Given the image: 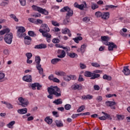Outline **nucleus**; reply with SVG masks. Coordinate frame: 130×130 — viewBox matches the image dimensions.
<instances>
[{
  "label": "nucleus",
  "instance_id": "nucleus-1",
  "mask_svg": "<svg viewBox=\"0 0 130 130\" xmlns=\"http://www.w3.org/2000/svg\"><path fill=\"white\" fill-rule=\"evenodd\" d=\"M47 91L49 94V95H47V98L49 99H52L53 98V95L55 97H60L61 96V91H60V89L57 86H51L50 87H48Z\"/></svg>",
  "mask_w": 130,
  "mask_h": 130
},
{
  "label": "nucleus",
  "instance_id": "nucleus-2",
  "mask_svg": "<svg viewBox=\"0 0 130 130\" xmlns=\"http://www.w3.org/2000/svg\"><path fill=\"white\" fill-rule=\"evenodd\" d=\"M41 28L39 29V32L42 33L43 37H46V38H51V35L48 34V32L50 31L48 25L46 24H42Z\"/></svg>",
  "mask_w": 130,
  "mask_h": 130
},
{
  "label": "nucleus",
  "instance_id": "nucleus-3",
  "mask_svg": "<svg viewBox=\"0 0 130 130\" xmlns=\"http://www.w3.org/2000/svg\"><path fill=\"white\" fill-rule=\"evenodd\" d=\"M60 12H67V13L66 14V18H68V17H72V16L74 15V12H73V10L68 6L64 7V8L61 9L60 10Z\"/></svg>",
  "mask_w": 130,
  "mask_h": 130
},
{
  "label": "nucleus",
  "instance_id": "nucleus-4",
  "mask_svg": "<svg viewBox=\"0 0 130 130\" xmlns=\"http://www.w3.org/2000/svg\"><path fill=\"white\" fill-rule=\"evenodd\" d=\"M32 8L43 15H45V16H47V15H48V11H47L45 9H43L35 5H33Z\"/></svg>",
  "mask_w": 130,
  "mask_h": 130
},
{
  "label": "nucleus",
  "instance_id": "nucleus-5",
  "mask_svg": "<svg viewBox=\"0 0 130 130\" xmlns=\"http://www.w3.org/2000/svg\"><path fill=\"white\" fill-rule=\"evenodd\" d=\"M4 40L7 44H12L13 42V34H7L5 36Z\"/></svg>",
  "mask_w": 130,
  "mask_h": 130
},
{
  "label": "nucleus",
  "instance_id": "nucleus-6",
  "mask_svg": "<svg viewBox=\"0 0 130 130\" xmlns=\"http://www.w3.org/2000/svg\"><path fill=\"white\" fill-rule=\"evenodd\" d=\"M25 31H26V29H25V27H23V26H20L19 27V29H18V31H17V35L18 36V37L21 38V37H23V36H24V32H25Z\"/></svg>",
  "mask_w": 130,
  "mask_h": 130
},
{
  "label": "nucleus",
  "instance_id": "nucleus-7",
  "mask_svg": "<svg viewBox=\"0 0 130 130\" xmlns=\"http://www.w3.org/2000/svg\"><path fill=\"white\" fill-rule=\"evenodd\" d=\"M30 86L31 87L32 90H36V87L37 88V90H40L41 88H42V85H40L39 83H32Z\"/></svg>",
  "mask_w": 130,
  "mask_h": 130
},
{
  "label": "nucleus",
  "instance_id": "nucleus-8",
  "mask_svg": "<svg viewBox=\"0 0 130 130\" xmlns=\"http://www.w3.org/2000/svg\"><path fill=\"white\" fill-rule=\"evenodd\" d=\"M57 54V57L59 58H63V57H66V52H64V50H58Z\"/></svg>",
  "mask_w": 130,
  "mask_h": 130
},
{
  "label": "nucleus",
  "instance_id": "nucleus-9",
  "mask_svg": "<svg viewBox=\"0 0 130 130\" xmlns=\"http://www.w3.org/2000/svg\"><path fill=\"white\" fill-rule=\"evenodd\" d=\"M22 80L27 83H30L32 81V76L31 75H25L23 77Z\"/></svg>",
  "mask_w": 130,
  "mask_h": 130
},
{
  "label": "nucleus",
  "instance_id": "nucleus-10",
  "mask_svg": "<svg viewBox=\"0 0 130 130\" xmlns=\"http://www.w3.org/2000/svg\"><path fill=\"white\" fill-rule=\"evenodd\" d=\"M114 49H117V46L114 43H110L108 46V50L109 51H112Z\"/></svg>",
  "mask_w": 130,
  "mask_h": 130
},
{
  "label": "nucleus",
  "instance_id": "nucleus-11",
  "mask_svg": "<svg viewBox=\"0 0 130 130\" xmlns=\"http://www.w3.org/2000/svg\"><path fill=\"white\" fill-rule=\"evenodd\" d=\"M47 46L45 44H40L35 46V49H43L46 48Z\"/></svg>",
  "mask_w": 130,
  "mask_h": 130
},
{
  "label": "nucleus",
  "instance_id": "nucleus-12",
  "mask_svg": "<svg viewBox=\"0 0 130 130\" xmlns=\"http://www.w3.org/2000/svg\"><path fill=\"white\" fill-rule=\"evenodd\" d=\"M125 76H128L130 75V70L128 69V66H125L123 67V70L122 71Z\"/></svg>",
  "mask_w": 130,
  "mask_h": 130
},
{
  "label": "nucleus",
  "instance_id": "nucleus-13",
  "mask_svg": "<svg viewBox=\"0 0 130 130\" xmlns=\"http://www.w3.org/2000/svg\"><path fill=\"white\" fill-rule=\"evenodd\" d=\"M110 14H109V12H104L102 13V19H103L104 20H107L108 19H109V16Z\"/></svg>",
  "mask_w": 130,
  "mask_h": 130
},
{
  "label": "nucleus",
  "instance_id": "nucleus-14",
  "mask_svg": "<svg viewBox=\"0 0 130 130\" xmlns=\"http://www.w3.org/2000/svg\"><path fill=\"white\" fill-rule=\"evenodd\" d=\"M61 33H62V34H68V36H69V37H71L72 36V34L71 33V30H70V29H69V28H66L64 29H62Z\"/></svg>",
  "mask_w": 130,
  "mask_h": 130
},
{
  "label": "nucleus",
  "instance_id": "nucleus-15",
  "mask_svg": "<svg viewBox=\"0 0 130 130\" xmlns=\"http://www.w3.org/2000/svg\"><path fill=\"white\" fill-rule=\"evenodd\" d=\"M2 103H3V104H5V105H6V107H7V108H8V109H13V108L12 105L9 102L2 101Z\"/></svg>",
  "mask_w": 130,
  "mask_h": 130
},
{
  "label": "nucleus",
  "instance_id": "nucleus-16",
  "mask_svg": "<svg viewBox=\"0 0 130 130\" xmlns=\"http://www.w3.org/2000/svg\"><path fill=\"white\" fill-rule=\"evenodd\" d=\"M27 111L28 109L27 108H23L18 110L17 112L19 114H25V113H27Z\"/></svg>",
  "mask_w": 130,
  "mask_h": 130
},
{
  "label": "nucleus",
  "instance_id": "nucleus-17",
  "mask_svg": "<svg viewBox=\"0 0 130 130\" xmlns=\"http://www.w3.org/2000/svg\"><path fill=\"white\" fill-rule=\"evenodd\" d=\"M116 104V103L115 102H113V101H108L107 102H106V105H107V106H113V105H115Z\"/></svg>",
  "mask_w": 130,
  "mask_h": 130
},
{
  "label": "nucleus",
  "instance_id": "nucleus-18",
  "mask_svg": "<svg viewBox=\"0 0 130 130\" xmlns=\"http://www.w3.org/2000/svg\"><path fill=\"white\" fill-rule=\"evenodd\" d=\"M5 77H6V74L3 72L0 73V83H3L5 82Z\"/></svg>",
  "mask_w": 130,
  "mask_h": 130
},
{
  "label": "nucleus",
  "instance_id": "nucleus-19",
  "mask_svg": "<svg viewBox=\"0 0 130 130\" xmlns=\"http://www.w3.org/2000/svg\"><path fill=\"white\" fill-rule=\"evenodd\" d=\"M28 104L29 102L28 101V100H26L25 101H24L23 102L21 103V104H19V105H21L22 107H27Z\"/></svg>",
  "mask_w": 130,
  "mask_h": 130
},
{
  "label": "nucleus",
  "instance_id": "nucleus-20",
  "mask_svg": "<svg viewBox=\"0 0 130 130\" xmlns=\"http://www.w3.org/2000/svg\"><path fill=\"white\" fill-rule=\"evenodd\" d=\"M84 8H87V3H86V2H84L83 4L79 5L78 9H79V10H83Z\"/></svg>",
  "mask_w": 130,
  "mask_h": 130
},
{
  "label": "nucleus",
  "instance_id": "nucleus-21",
  "mask_svg": "<svg viewBox=\"0 0 130 130\" xmlns=\"http://www.w3.org/2000/svg\"><path fill=\"white\" fill-rule=\"evenodd\" d=\"M37 70L39 71V73L40 75L43 74V68H41V65L36 66Z\"/></svg>",
  "mask_w": 130,
  "mask_h": 130
},
{
  "label": "nucleus",
  "instance_id": "nucleus-22",
  "mask_svg": "<svg viewBox=\"0 0 130 130\" xmlns=\"http://www.w3.org/2000/svg\"><path fill=\"white\" fill-rule=\"evenodd\" d=\"M55 123L57 127H61V126H63V124L62 123V121L60 120H56Z\"/></svg>",
  "mask_w": 130,
  "mask_h": 130
},
{
  "label": "nucleus",
  "instance_id": "nucleus-23",
  "mask_svg": "<svg viewBox=\"0 0 130 130\" xmlns=\"http://www.w3.org/2000/svg\"><path fill=\"white\" fill-rule=\"evenodd\" d=\"M60 60H61L59 58H54L51 60V62L52 64H56V63L60 61Z\"/></svg>",
  "mask_w": 130,
  "mask_h": 130
},
{
  "label": "nucleus",
  "instance_id": "nucleus-24",
  "mask_svg": "<svg viewBox=\"0 0 130 130\" xmlns=\"http://www.w3.org/2000/svg\"><path fill=\"white\" fill-rule=\"evenodd\" d=\"M35 61L37 63V66H39L40 64V61H41V59L40 58V56H38L35 57Z\"/></svg>",
  "mask_w": 130,
  "mask_h": 130
},
{
  "label": "nucleus",
  "instance_id": "nucleus-25",
  "mask_svg": "<svg viewBox=\"0 0 130 130\" xmlns=\"http://www.w3.org/2000/svg\"><path fill=\"white\" fill-rule=\"evenodd\" d=\"M9 32H10V29L9 28L2 30L0 31V36H3V35H5V33H9Z\"/></svg>",
  "mask_w": 130,
  "mask_h": 130
},
{
  "label": "nucleus",
  "instance_id": "nucleus-26",
  "mask_svg": "<svg viewBox=\"0 0 130 130\" xmlns=\"http://www.w3.org/2000/svg\"><path fill=\"white\" fill-rule=\"evenodd\" d=\"M68 55L71 57V58H77V57H78V54L74 52L70 53Z\"/></svg>",
  "mask_w": 130,
  "mask_h": 130
},
{
  "label": "nucleus",
  "instance_id": "nucleus-27",
  "mask_svg": "<svg viewBox=\"0 0 130 130\" xmlns=\"http://www.w3.org/2000/svg\"><path fill=\"white\" fill-rule=\"evenodd\" d=\"M100 77V75L99 74H97L93 72L92 76L90 78V80H95V79H97V78H99Z\"/></svg>",
  "mask_w": 130,
  "mask_h": 130
},
{
  "label": "nucleus",
  "instance_id": "nucleus-28",
  "mask_svg": "<svg viewBox=\"0 0 130 130\" xmlns=\"http://www.w3.org/2000/svg\"><path fill=\"white\" fill-rule=\"evenodd\" d=\"M53 103H54L56 104V105H59V104H62V101L61 100V99H58L53 102Z\"/></svg>",
  "mask_w": 130,
  "mask_h": 130
},
{
  "label": "nucleus",
  "instance_id": "nucleus-29",
  "mask_svg": "<svg viewBox=\"0 0 130 130\" xmlns=\"http://www.w3.org/2000/svg\"><path fill=\"white\" fill-rule=\"evenodd\" d=\"M102 113L103 114H104V115H105L106 119H108L109 120H112V117H111V116H110V115H109L104 112H102Z\"/></svg>",
  "mask_w": 130,
  "mask_h": 130
},
{
  "label": "nucleus",
  "instance_id": "nucleus-30",
  "mask_svg": "<svg viewBox=\"0 0 130 130\" xmlns=\"http://www.w3.org/2000/svg\"><path fill=\"white\" fill-rule=\"evenodd\" d=\"M73 40H74L76 43H79V41L83 40V38L82 37H77L75 38H73Z\"/></svg>",
  "mask_w": 130,
  "mask_h": 130
},
{
  "label": "nucleus",
  "instance_id": "nucleus-31",
  "mask_svg": "<svg viewBox=\"0 0 130 130\" xmlns=\"http://www.w3.org/2000/svg\"><path fill=\"white\" fill-rule=\"evenodd\" d=\"M45 121H46L48 124H51V123H52V119H50L49 117H47L45 118Z\"/></svg>",
  "mask_w": 130,
  "mask_h": 130
},
{
  "label": "nucleus",
  "instance_id": "nucleus-32",
  "mask_svg": "<svg viewBox=\"0 0 130 130\" xmlns=\"http://www.w3.org/2000/svg\"><path fill=\"white\" fill-rule=\"evenodd\" d=\"M85 77H92V75H93V73L90 72V71H86L84 74Z\"/></svg>",
  "mask_w": 130,
  "mask_h": 130
},
{
  "label": "nucleus",
  "instance_id": "nucleus-33",
  "mask_svg": "<svg viewBox=\"0 0 130 130\" xmlns=\"http://www.w3.org/2000/svg\"><path fill=\"white\" fill-rule=\"evenodd\" d=\"M10 18H11V19H13V20H14L15 22H19V19L17 18V16H16L15 14H11L10 15Z\"/></svg>",
  "mask_w": 130,
  "mask_h": 130
},
{
  "label": "nucleus",
  "instance_id": "nucleus-34",
  "mask_svg": "<svg viewBox=\"0 0 130 130\" xmlns=\"http://www.w3.org/2000/svg\"><path fill=\"white\" fill-rule=\"evenodd\" d=\"M103 79H104V80H107V81H111L112 78L111 76L105 74L103 77Z\"/></svg>",
  "mask_w": 130,
  "mask_h": 130
},
{
  "label": "nucleus",
  "instance_id": "nucleus-35",
  "mask_svg": "<svg viewBox=\"0 0 130 130\" xmlns=\"http://www.w3.org/2000/svg\"><path fill=\"white\" fill-rule=\"evenodd\" d=\"M99 8V6H98V4L95 3L91 4V9L92 10H96V9H98Z\"/></svg>",
  "mask_w": 130,
  "mask_h": 130
},
{
  "label": "nucleus",
  "instance_id": "nucleus-36",
  "mask_svg": "<svg viewBox=\"0 0 130 130\" xmlns=\"http://www.w3.org/2000/svg\"><path fill=\"white\" fill-rule=\"evenodd\" d=\"M55 75H56L57 76H64V75H66V73H64V72H62V71H59V72H57L56 71L55 73Z\"/></svg>",
  "mask_w": 130,
  "mask_h": 130
},
{
  "label": "nucleus",
  "instance_id": "nucleus-37",
  "mask_svg": "<svg viewBox=\"0 0 130 130\" xmlns=\"http://www.w3.org/2000/svg\"><path fill=\"white\" fill-rule=\"evenodd\" d=\"M63 79L64 81H66L67 82H69V81H71V76H69L68 75H64Z\"/></svg>",
  "mask_w": 130,
  "mask_h": 130
},
{
  "label": "nucleus",
  "instance_id": "nucleus-38",
  "mask_svg": "<svg viewBox=\"0 0 130 130\" xmlns=\"http://www.w3.org/2000/svg\"><path fill=\"white\" fill-rule=\"evenodd\" d=\"M28 35L29 36H31V37H36V34L34 32V31L30 30L28 32Z\"/></svg>",
  "mask_w": 130,
  "mask_h": 130
},
{
  "label": "nucleus",
  "instance_id": "nucleus-39",
  "mask_svg": "<svg viewBox=\"0 0 130 130\" xmlns=\"http://www.w3.org/2000/svg\"><path fill=\"white\" fill-rule=\"evenodd\" d=\"M86 107L84 105H82L79 107V108L77 110V112H82V111L85 110Z\"/></svg>",
  "mask_w": 130,
  "mask_h": 130
},
{
  "label": "nucleus",
  "instance_id": "nucleus-40",
  "mask_svg": "<svg viewBox=\"0 0 130 130\" xmlns=\"http://www.w3.org/2000/svg\"><path fill=\"white\" fill-rule=\"evenodd\" d=\"M110 39V38H109V37H108V36H102L101 37V40L103 41H109Z\"/></svg>",
  "mask_w": 130,
  "mask_h": 130
},
{
  "label": "nucleus",
  "instance_id": "nucleus-41",
  "mask_svg": "<svg viewBox=\"0 0 130 130\" xmlns=\"http://www.w3.org/2000/svg\"><path fill=\"white\" fill-rule=\"evenodd\" d=\"M116 117L117 118V120H123L124 119V116L121 115H117Z\"/></svg>",
  "mask_w": 130,
  "mask_h": 130
},
{
  "label": "nucleus",
  "instance_id": "nucleus-42",
  "mask_svg": "<svg viewBox=\"0 0 130 130\" xmlns=\"http://www.w3.org/2000/svg\"><path fill=\"white\" fill-rule=\"evenodd\" d=\"M69 23H70V19H69V17H66V18L64 19L63 23L64 25H67Z\"/></svg>",
  "mask_w": 130,
  "mask_h": 130
},
{
  "label": "nucleus",
  "instance_id": "nucleus-43",
  "mask_svg": "<svg viewBox=\"0 0 130 130\" xmlns=\"http://www.w3.org/2000/svg\"><path fill=\"white\" fill-rule=\"evenodd\" d=\"M95 15L97 18H100V17H102V13L99 11L95 12Z\"/></svg>",
  "mask_w": 130,
  "mask_h": 130
},
{
  "label": "nucleus",
  "instance_id": "nucleus-44",
  "mask_svg": "<svg viewBox=\"0 0 130 130\" xmlns=\"http://www.w3.org/2000/svg\"><path fill=\"white\" fill-rule=\"evenodd\" d=\"M15 123H16V122L15 121H12L7 124V126L8 127H11V126H13V125H14Z\"/></svg>",
  "mask_w": 130,
  "mask_h": 130
},
{
  "label": "nucleus",
  "instance_id": "nucleus-45",
  "mask_svg": "<svg viewBox=\"0 0 130 130\" xmlns=\"http://www.w3.org/2000/svg\"><path fill=\"white\" fill-rule=\"evenodd\" d=\"M91 66H92V67H94V68H100V64H98L97 62L91 63Z\"/></svg>",
  "mask_w": 130,
  "mask_h": 130
},
{
  "label": "nucleus",
  "instance_id": "nucleus-46",
  "mask_svg": "<svg viewBox=\"0 0 130 130\" xmlns=\"http://www.w3.org/2000/svg\"><path fill=\"white\" fill-rule=\"evenodd\" d=\"M105 8H108V9H114V8H117V6L114 5H106Z\"/></svg>",
  "mask_w": 130,
  "mask_h": 130
},
{
  "label": "nucleus",
  "instance_id": "nucleus-47",
  "mask_svg": "<svg viewBox=\"0 0 130 130\" xmlns=\"http://www.w3.org/2000/svg\"><path fill=\"white\" fill-rule=\"evenodd\" d=\"M25 56L27 57V59H30L32 57V53H26Z\"/></svg>",
  "mask_w": 130,
  "mask_h": 130
},
{
  "label": "nucleus",
  "instance_id": "nucleus-48",
  "mask_svg": "<svg viewBox=\"0 0 130 130\" xmlns=\"http://www.w3.org/2000/svg\"><path fill=\"white\" fill-rule=\"evenodd\" d=\"M72 108V106L70 104H67L64 106V108L66 110H70V109Z\"/></svg>",
  "mask_w": 130,
  "mask_h": 130
},
{
  "label": "nucleus",
  "instance_id": "nucleus-49",
  "mask_svg": "<svg viewBox=\"0 0 130 130\" xmlns=\"http://www.w3.org/2000/svg\"><path fill=\"white\" fill-rule=\"evenodd\" d=\"M85 81V79L83 78V75H79V78H78V81L79 82H83Z\"/></svg>",
  "mask_w": 130,
  "mask_h": 130
},
{
  "label": "nucleus",
  "instance_id": "nucleus-50",
  "mask_svg": "<svg viewBox=\"0 0 130 130\" xmlns=\"http://www.w3.org/2000/svg\"><path fill=\"white\" fill-rule=\"evenodd\" d=\"M19 2L21 6H26V0H19Z\"/></svg>",
  "mask_w": 130,
  "mask_h": 130
},
{
  "label": "nucleus",
  "instance_id": "nucleus-51",
  "mask_svg": "<svg viewBox=\"0 0 130 130\" xmlns=\"http://www.w3.org/2000/svg\"><path fill=\"white\" fill-rule=\"evenodd\" d=\"M59 42H60L59 39H57V38H54L52 40L53 43H55H55H59Z\"/></svg>",
  "mask_w": 130,
  "mask_h": 130
},
{
  "label": "nucleus",
  "instance_id": "nucleus-52",
  "mask_svg": "<svg viewBox=\"0 0 130 130\" xmlns=\"http://www.w3.org/2000/svg\"><path fill=\"white\" fill-rule=\"evenodd\" d=\"M52 24L54 25V26H56L57 27H58V26H59V24L58 23H57V22L54 21V20H52Z\"/></svg>",
  "mask_w": 130,
  "mask_h": 130
},
{
  "label": "nucleus",
  "instance_id": "nucleus-53",
  "mask_svg": "<svg viewBox=\"0 0 130 130\" xmlns=\"http://www.w3.org/2000/svg\"><path fill=\"white\" fill-rule=\"evenodd\" d=\"M83 22H85V23H88V22H90V18L89 17H84L83 19Z\"/></svg>",
  "mask_w": 130,
  "mask_h": 130
},
{
  "label": "nucleus",
  "instance_id": "nucleus-54",
  "mask_svg": "<svg viewBox=\"0 0 130 130\" xmlns=\"http://www.w3.org/2000/svg\"><path fill=\"white\" fill-rule=\"evenodd\" d=\"M52 114L54 115V116H55V117H58L59 116L58 113L56 111H53Z\"/></svg>",
  "mask_w": 130,
  "mask_h": 130
},
{
  "label": "nucleus",
  "instance_id": "nucleus-55",
  "mask_svg": "<svg viewBox=\"0 0 130 130\" xmlns=\"http://www.w3.org/2000/svg\"><path fill=\"white\" fill-rule=\"evenodd\" d=\"M96 100H97L98 102H101L103 100V98L102 96H99L96 98Z\"/></svg>",
  "mask_w": 130,
  "mask_h": 130
},
{
  "label": "nucleus",
  "instance_id": "nucleus-56",
  "mask_svg": "<svg viewBox=\"0 0 130 130\" xmlns=\"http://www.w3.org/2000/svg\"><path fill=\"white\" fill-rule=\"evenodd\" d=\"M80 67L81 70H84V69H86V65L82 63H80Z\"/></svg>",
  "mask_w": 130,
  "mask_h": 130
},
{
  "label": "nucleus",
  "instance_id": "nucleus-57",
  "mask_svg": "<svg viewBox=\"0 0 130 130\" xmlns=\"http://www.w3.org/2000/svg\"><path fill=\"white\" fill-rule=\"evenodd\" d=\"M26 100H25V99L22 98V97H20V98H18V101H19L20 104L21 103H22V102H24V101H25Z\"/></svg>",
  "mask_w": 130,
  "mask_h": 130
},
{
  "label": "nucleus",
  "instance_id": "nucleus-58",
  "mask_svg": "<svg viewBox=\"0 0 130 130\" xmlns=\"http://www.w3.org/2000/svg\"><path fill=\"white\" fill-rule=\"evenodd\" d=\"M85 48H86V45L83 44V45H81V49H80L81 51L84 52V49Z\"/></svg>",
  "mask_w": 130,
  "mask_h": 130
},
{
  "label": "nucleus",
  "instance_id": "nucleus-59",
  "mask_svg": "<svg viewBox=\"0 0 130 130\" xmlns=\"http://www.w3.org/2000/svg\"><path fill=\"white\" fill-rule=\"evenodd\" d=\"M25 40H29V41L31 42L32 40V39H31V37L27 36L24 37Z\"/></svg>",
  "mask_w": 130,
  "mask_h": 130
},
{
  "label": "nucleus",
  "instance_id": "nucleus-60",
  "mask_svg": "<svg viewBox=\"0 0 130 130\" xmlns=\"http://www.w3.org/2000/svg\"><path fill=\"white\" fill-rule=\"evenodd\" d=\"M99 119H100V120H106V116H103L101 117H99Z\"/></svg>",
  "mask_w": 130,
  "mask_h": 130
},
{
  "label": "nucleus",
  "instance_id": "nucleus-61",
  "mask_svg": "<svg viewBox=\"0 0 130 130\" xmlns=\"http://www.w3.org/2000/svg\"><path fill=\"white\" fill-rule=\"evenodd\" d=\"M8 4L7 2H2L1 3L0 5L1 7H6V6L8 5Z\"/></svg>",
  "mask_w": 130,
  "mask_h": 130
},
{
  "label": "nucleus",
  "instance_id": "nucleus-62",
  "mask_svg": "<svg viewBox=\"0 0 130 130\" xmlns=\"http://www.w3.org/2000/svg\"><path fill=\"white\" fill-rule=\"evenodd\" d=\"M61 48H63V49H64L65 50H66V51H70V50H71V48L70 47H61Z\"/></svg>",
  "mask_w": 130,
  "mask_h": 130
},
{
  "label": "nucleus",
  "instance_id": "nucleus-63",
  "mask_svg": "<svg viewBox=\"0 0 130 130\" xmlns=\"http://www.w3.org/2000/svg\"><path fill=\"white\" fill-rule=\"evenodd\" d=\"M94 89L97 91H99V90H100V87L97 85H95L94 86Z\"/></svg>",
  "mask_w": 130,
  "mask_h": 130
},
{
  "label": "nucleus",
  "instance_id": "nucleus-64",
  "mask_svg": "<svg viewBox=\"0 0 130 130\" xmlns=\"http://www.w3.org/2000/svg\"><path fill=\"white\" fill-rule=\"evenodd\" d=\"M53 81L55 82V83H59L60 81L58 79L56 78H54V79H53Z\"/></svg>",
  "mask_w": 130,
  "mask_h": 130
}]
</instances>
